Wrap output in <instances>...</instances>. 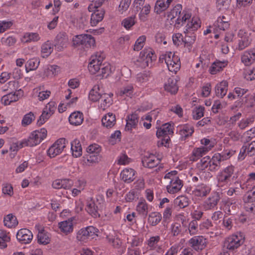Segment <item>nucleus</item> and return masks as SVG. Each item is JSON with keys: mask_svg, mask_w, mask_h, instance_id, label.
I'll use <instances>...</instances> for the list:
<instances>
[{"mask_svg": "<svg viewBox=\"0 0 255 255\" xmlns=\"http://www.w3.org/2000/svg\"><path fill=\"white\" fill-rule=\"evenodd\" d=\"M164 179L167 184V192L170 194L179 192L183 186V182L179 178L178 172L176 170H172L166 173L164 176Z\"/></svg>", "mask_w": 255, "mask_h": 255, "instance_id": "1", "label": "nucleus"}, {"mask_svg": "<svg viewBox=\"0 0 255 255\" xmlns=\"http://www.w3.org/2000/svg\"><path fill=\"white\" fill-rule=\"evenodd\" d=\"M160 60L164 61L169 71L176 73L180 69L181 63L178 56L171 52H166L160 57Z\"/></svg>", "mask_w": 255, "mask_h": 255, "instance_id": "2", "label": "nucleus"}, {"mask_svg": "<svg viewBox=\"0 0 255 255\" xmlns=\"http://www.w3.org/2000/svg\"><path fill=\"white\" fill-rule=\"evenodd\" d=\"M191 16L190 12L185 10L182 11V6L180 4H176L167 14L168 18L171 19L177 17L176 23L181 25H183Z\"/></svg>", "mask_w": 255, "mask_h": 255, "instance_id": "3", "label": "nucleus"}, {"mask_svg": "<svg viewBox=\"0 0 255 255\" xmlns=\"http://www.w3.org/2000/svg\"><path fill=\"white\" fill-rule=\"evenodd\" d=\"M234 171L235 167L232 165L228 166L221 170L216 175L217 186L218 187L227 186L231 181Z\"/></svg>", "mask_w": 255, "mask_h": 255, "instance_id": "4", "label": "nucleus"}, {"mask_svg": "<svg viewBox=\"0 0 255 255\" xmlns=\"http://www.w3.org/2000/svg\"><path fill=\"white\" fill-rule=\"evenodd\" d=\"M245 240V236L241 232H237L226 238L224 247L227 250L233 251L239 248Z\"/></svg>", "mask_w": 255, "mask_h": 255, "instance_id": "5", "label": "nucleus"}, {"mask_svg": "<svg viewBox=\"0 0 255 255\" xmlns=\"http://www.w3.org/2000/svg\"><path fill=\"white\" fill-rule=\"evenodd\" d=\"M98 229L93 226H89L79 230L76 234L77 240L82 243H86L89 240L98 236Z\"/></svg>", "mask_w": 255, "mask_h": 255, "instance_id": "6", "label": "nucleus"}, {"mask_svg": "<svg viewBox=\"0 0 255 255\" xmlns=\"http://www.w3.org/2000/svg\"><path fill=\"white\" fill-rule=\"evenodd\" d=\"M156 58V56L151 49H144L140 52L137 62L139 63L140 67L144 68L151 66Z\"/></svg>", "mask_w": 255, "mask_h": 255, "instance_id": "7", "label": "nucleus"}, {"mask_svg": "<svg viewBox=\"0 0 255 255\" xmlns=\"http://www.w3.org/2000/svg\"><path fill=\"white\" fill-rule=\"evenodd\" d=\"M74 45H81L84 48L94 47L95 46V40L89 34H81L76 35L73 39Z\"/></svg>", "mask_w": 255, "mask_h": 255, "instance_id": "8", "label": "nucleus"}, {"mask_svg": "<svg viewBox=\"0 0 255 255\" xmlns=\"http://www.w3.org/2000/svg\"><path fill=\"white\" fill-rule=\"evenodd\" d=\"M47 136V130L42 128L33 131L29 137L27 138L28 145L34 146L39 144Z\"/></svg>", "mask_w": 255, "mask_h": 255, "instance_id": "9", "label": "nucleus"}, {"mask_svg": "<svg viewBox=\"0 0 255 255\" xmlns=\"http://www.w3.org/2000/svg\"><path fill=\"white\" fill-rule=\"evenodd\" d=\"M66 142L65 138H62L58 139L49 148L47 151L48 155L51 158H53L61 153L66 147Z\"/></svg>", "mask_w": 255, "mask_h": 255, "instance_id": "10", "label": "nucleus"}, {"mask_svg": "<svg viewBox=\"0 0 255 255\" xmlns=\"http://www.w3.org/2000/svg\"><path fill=\"white\" fill-rule=\"evenodd\" d=\"M101 207V203L98 199L90 198L87 200L86 210L89 214L95 218L100 216L99 210Z\"/></svg>", "mask_w": 255, "mask_h": 255, "instance_id": "11", "label": "nucleus"}, {"mask_svg": "<svg viewBox=\"0 0 255 255\" xmlns=\"http://www.w3.org/2000/svg\"><path fill=\"white\" fill-rule=\"evenodd\" d=\"M220 194L218 192H213L203 203V207L205 211L215 209L220 200Z\"/></svg>", "mask_w": 255, "mask_h": 255, "instance_id": "12", "label": "nucleus"}, {"mask_svg": "<svg viewBox=\"0 0 255 255\" xmlns=\"http://www.w3.org/2000/svg\"><path fill=\"white\" fill-rule=\"evenodd\" d=\"M221 209L227 215L234 214L238 209L237 204L232 198H226L221 202Z\"/></svg>", "mask_w": 255, "mask_h": 255, "instance_id": "13", "label": "nucleus"}, {"mask_svg": "<svg viewBox=\"0 0 255 255\" xmlns=\"http://www.w3.org/2000/svg\"><path fill=\"white\" fill-rule=\"evenodd\" d=\"M74 221H75V217H73L58 223V227L61 234L64 235H68L73 233L74 231Z\"/></svg>", "mask_w": 255, "mask_h": 255, "instance_id": "14", "label": "nucleus"}, {"mask_svg": "<svg viewBox=\"0 0 255 255\" xmlns=\"http://www.w3.org/2000/svg\"><path fill=\"white\" fill-rule=\"evenodd\" d=\"M244 208L248 212H252L255 208V188L248 192L243 197Z\"/></svg>", "mask_w": 255, "mask_h": 255, "instance_id": "15", "label": "nucleus"}, {"mask_svg": "<svg viewBox=\"0 0 255 255\" xmlns=\"http://www.w3.org/2000/svg\"><path fill=\"white\" fill-rule=\"evenodd\" d=\"M239 39L238 49L240 50L244 49L251 43L252 39L250 37L251 33L244 29H240L238 34Z\"/></svg>", "mask_w": 255, "mask_h": 255, "instance_id": "16", "label": "nucleus"}, {"mask_svg": "<svg viewBox=\"0 0 255 255\" xmlns=\"http://www.w3.org/2000/svg\"><path fill=\"white\" fill-rule=\"evenodd\" d=\"M211 190V185L207 183H200L196 186L193 191V193L195 196L203 198L208 195Z\"/></svg>", "mask_w": 255, "mask_h": 255, "instance_id": "17", "label": "nucleus"}, {"mask_svg": "<svg viewBox=\"0 0 255 255\" xmlns=\"http://www.w3.org/2000/svg\"><path fill=\"white\" fill-rule=\"evenodd\" d=\"M189 245L195 250L201 251L206 246L207 240L202 236H195L190 239Z\"/></svg>", "mask_w": 255, "mask_h": 255, "instance_id": "18", "label": "nucleus"}, {"mask_svg": "<svg viewBox=\"0 0 255 255\" xmlns=\"http://www.w3.org/2000/svg\"><path fill=\"white\" fill-rule=\"evenodd\" d=\"M16 238L21 244H27L31 242L33 239V234L30 230L27 229H21L17 232Z\"/></svg>", "mask_w": 255, "mask_h": 255, "instance_id": "19", "label": "nucleus"}, {"mask_svg": "<svg viewBox=\"0 0 255 255\" xmlns=\"http://www.w3.org/2000/svg\"><path fill=\"white\" fill-rule=\"evenodd\" d=\"M188 20V22L185 28V33H194L201 26V21L197 17H193L191 20L190 18Z\"/></svg>", "mask_w": 255, "mask_h": 255, "instance_id": "20", "label": "nucleus"}, {"mask_svg": "<svg viewBox=\"0 0 255 255\" xmlns=\"http://www.w3.org/2000/svg\"><path fill=\"white\" fill-rule=\"evenodd\" d=\"M194 129L192 126L185 124L178 127V132L182 140H185L186 138L192 135Z\"/></svg>", "mask_w": 255, "mask_h": 255, "instance_id": "21", "label": "nucleus"}, {"mask_svg": "<svg viewBox=\"0 0 255 255\" xmlns=\"http://www.w3.org/2000/svg\"><path fill=\"white\" fill-rule=\"evenodd\" d=\"M241 61L245 66L252 65L255 61V49L245 51L242 55Z\"/></svg>", "mask_w": 255, "mask_h": 255, "instance_id": "22", "label": "nucleus"}, {"mask_svg": "<svg viewBox=\"0 0 255 255\" xmlns=\"http://www.w3.org/2000/svg\"><path fill=\"white\" fill-rule=\"evenodd\" d=\"M108 243L116 249H119L122 245V240L119 238L116 231H113L106 236Z\"/></svg>", "mask_w": 255, "mask_h": 255, "instance_id": "23", "label": "nucleus"}, {"mask_svg": "<svg viewBox=\"0 0 255 255\" xmlns=\"http://www.w3.org/2000/svg\"><path fill=\"white\" fill-rule=\"evenodd\" d=\"M221 157L219 153H215L211 158L209 156V171H215L218 170L222 161Z\"/></svg>", "mask_w": 255, "mask_h": 255, "instance_id": "24", "label": "nucleus"}, {"mask_svg": "<svg viewBox=\"0 0 255 255\" xmlns=\"http://www.w3.org/2000/svg\"><path fill=\"white\" fill-rule=\"evenodd\" d=\"M173 133V126L169 123L163 124L160 128H158L156 135L158 137L172 135Z\"/></svg>", "mask_w": 255, "mask_h": 255, "instance_id": "25", "label": "nucleus"}, {"mask_svg": "<svg viewBox=\"0 0 255 255\" xmlns=\"http://www.w3.org/2000/svg\"><path fill=\"white\" fill-rule=\"evenodd\" d=\"M230 18L229 16L222 15L218 17L214 23V25L220 30H225L229 27L230 25Z\"/></svg>", "mask_w": 255, "mask_h": 255, "instance_id": "26", "label": "nucleus"}, {"mask_svg": "<svg viewBox=\"0 0 255 255\" xmlns=\"http://www.w3.org/2000/svg\"><path fill=\"white\" fill-rule=\"evenodd\" d=\"M177 82V81L174 77L168 78L164 84L165 90L172 94L176 93L178 89Z\"/></svg>", "mask_w": 255, "mask_h": 255, "instance_id": "27", "label": "nucleus"}, {"mask_svg": "<svg viewBox=\"0 0 255 255\" xmlns=\"http://www.w3.org/2000/svg\"><path fill=\"white\" fill-rule=\"evenodd\" d=\"M228 61L227 60H216L211 66L209 71L211 74H216L217 73L222 71L227 66Z\"/></svg>", "mask_w": 255, "mask_h": 255, "instance_id": "28", "label": "nucleus"}, {"mask_svg": "<svg viewBox=\"0 0 255 255\" xmlns=\"http://www.w3.org/2000/svg\"><path fill=\"white\" fill-rule=\"evenodd\" d=\"M126 121L125 129L127 131H130L136 127L138 123V117L136 114H130L127 117Z\"/></svg>", "mask_w": 255, "mask_h": 255, "instance_id": "29", "label": "nucleus"}, {"mask_svg": "<svg viewBox=\"0 0 255 255\" xmlns=\"http://www.w3.org/2000/svg\"><path fill=\"white\" fill-rule=\"evenodd\" d=\"M102 123L104 127L111 128L116 124V116L112 113H109L103 117Z\"/></svg>", "mask_w": 255, "mask_h": 255, "instance_id": "30", "label": "nucleus"}, {"mask_svg": "<svg viewBox=\"0 0 255 255\" xmlns=\"http://www.w3.org/2000/svg\"><path fill=\"white\" fill-rule=\"evenodd\" d=\"M84 117L82 113L76 111L71 114L69 117V121L71 125L73 126H79L83 122Z\"/></svg>", "mask_w": 255, "mask_h": 255, "instance_id": "31", "label": "nucleus"}, {"mask_svg": "<svg viewBox=\"0 0 255 255\" xmlns=\"http://www.w3.org/2000/svg\"><path fill=\"white\" fill-rule=\"evenodd\" d=\"M135 172L132 168H125L121 173V178L125 182L130 183L134 179Z\"/></svg>", "mask_w": 255, "mask_h": 255, "instance_id": "32", "label": "nucleus"}, {"mask_svg": "<svg viewBox=\"0 0 255 255\" xmlns=\"http://www.w3.org/2000/svg\"><path fill=\"white\" fill-rule=\"evenodd\" d=\"M208 152L202 147H195L192 151L189 156V159L191 161H196L200 159Z\"/></svg>", "mask_w": 255, "mask_h": 255, "instance_id": "33", "label": "nucleus"}, {"mask_svg": "<svg viewBox=\"0 0 255 255\" xmlns=\"http://www.w3.org/2000/svg\"><path fill=\"white\" fill-rule=\"evenodd\" d=\"M159 160L153 155L145 156L142 160L143 165L149 168L156 166L159 163Z\"/></svg>", "mask_w": 255, "mask_h": 255, "instance_id": "34", "label": "nucleus"}, {"mask_svg": "<svg viewBox=\"0 0 255 255\" xmlns=\"http://www.w3.org/2000/svg\"><path fill=\"white\" fill-rule=\"evenodd\" d=\"M103 94L99 85H96L90 90L89 94V99L90 101L95 102L101 98Z\"/></svg>", "mask_w": 255, "mask_h": 255, "instance_id": "35", "label": "nucleus"}, {"mask_svg": "<svg viewBox=\"0 0 255 255\" xmlns=\"http://www.w3.org/2000/svg\"><path fill=\"white\" fill-rule=\"evenodd\" d=\"M228 83L226 81H222L215 87L216 95L219 98H223L227 94Z\"/></svg>", "mask_w": 255, "mask_h": 255, "instance_id": "36", "label": "nucleus"}, {"mask_svg": "<svg viewBox=\"0 0 255 255\" xmlns=\"http://www.w3.org/2000/svg\"><path fill=\"white\" fill-rule=\"evenodd\" d=\"M68 42V36L65 32H60L56 36V46L58 50H62Z\"/></svg>", "mask_w": 255, "mask_h": 255, "instance_id": "37", "label": "nucleus"}, {"mask_svg": "<svg viewBox=\"0 0 255 255\" xmlns=\"http://www.w3.org/2000/svg\"><path fill=\"white\" fill-rule=\"evenodd\" d=\"M101 159V155H94L88 153L83 157L84 163L87 166H92L94 164L98 163Z\"/></svg>", "mask_w": 255, "mask_h": 255, "instance_id": "38", "label": "nucleus"}, {"mask_svg": "<svg viewBox=\"0 0 255 255\" xmlns=\"http://www.w3.org/2000/svg\"><path fill=\"white\" fill-rule=\"evenodd\" d=\"M148 209L149 206L144 200H140L136 207V210L138 214L143 218L147 216L149 211Z\"/></svg>", "mask_w": 255, "mask_h": 255, "instance_id": "39", "label": "nucleus"}, {"mask_svg": "<svg viewBox=\"0 0 255 255\" xmlns=\"http://www.w3.org/2000/svg\"><path fill=\"white\" fill-rule=\"evenodd\" d=\"M172 1L173 0H157L154 7L155 12L159 14L165 10Z\"/></svg>", "mask_w": 255, "mask_h": 255, "instance_id": "40", "label": "nucleus"}, {"mask_svg": "<svg viewBox=\"0 0 255 255\" xmlns=\"http://www.w3.org/2000/svg\"><path fill=\"white\" fill-rule=\"evenodd\" d=\"M105 11L103 9H97L94 12L91 16V24L96 26L104 17Z\"/></svg>", "mask_w": 255, "mask_h": 255, "instance_id": "41", "label": "nucleus"}, {"mask_svg": "<svg viewBox=\"0 0 255 255\" xmlns=\"http://www.w3.org/2000/svg\"><path fill=\"white\" fill-rule=\"evenodd\" d=\"M151 78V74L149 71H144L138 73L135 77V82L140 85H144Z\"/></svg>", "mask_w": 255, "mask_h": 255, "instance_id": "42", "label": "nucleus"}, {"mask_svg": "<svg viewBox=\"0 0 255 255\" xmlns=\"http://www.w3.org/2000/svg\"><path fill=\"white\" fill-rule=\"evenodd\" d=\"M196 39V35L193 32L185 33V36L183 38V42L184 43V46L186 47L189 51L192 49V45L194 43Z\"/></svg>", "mask_w": 255, "mask_h": 255, "instance_id": "43", "label": "nucleus"}, {"mask_svg": "<svg viewBox=\"0 0 255 255\" xmlns=\"http://www.w3.org/2000/svg\"><path fill=\"white\" fill-rule=\"evenodd\" d=\"M72 155L75 157H80L82 154V148L80 141L75 139L71 142Z\"/></svg>", "mask_w": 255, "mask_h": 255, "instance_id": "44", "label": "nucleus"}, {"mask_svg": "<svg viewBox=\"0 0 255 255\" xmlns=\"http://www.w3.org/2000/svg\"><path fill=\"white\" fill-rule=\"evenodd\" d=\"M18 223L16 217L12 214H9L3 218V224L4 226L8 228L16 227Z\"/></svg>", "mask_w": 255, "mask_h": 255, "instance_id": "45", "label": "nucleus"}, {"mask_svg": "<svg viewBox=\"0 0 255 255\" xmlns=\"http://www.w3.org/2000/svg\"><path fill=\"white\" fill-rule=\"evenodd\" d=\"M41 49V56L47 57L53 51V45L51 42L47 41L42 45Z\"/></svg>", "mask_w": 255, "mask_h": 255, "instance_id": "46", "label": "nucleus"}, {"mask_svg": "<svg viewBox=\"0 0 255 255\" xmlns=\"http://www.w3.org/2000/svg\"><path fill=\"white\" fill-rule=\"evenodd\" d=\"M189 199L185 196H179L174 199V204L180 208H184L189 204Z\"/></svg>", "mask_w": 255, "mask_h": 255, "instance_id": "47", "label": "nucleus"}, {"mask_svg": "<svg viewBox=\"0 0 255 255\" xmlns=\"http://www.w3.org/2000/svg\"><path fill=\"white\" fill-rule=\"evenodd\" d=\"M38 242L42 245H47L50 243V238L49 235L44 230L39 231L37 234Z\"/></svg>", "mask_w": 255, "mask_h": 255, "instance_id": "48", "label": "nucleus"}, {"mask_svg": "<svg viewBox=\"0 0 255 255\" xmlns=\"http://www.w3.org/2000/svg\"><path fill=\"white\" fill-rule=\"evenodd\" d=\"M112 72L111 66L109 63H104L101 65V68L97 74L102 78H107Z\"/></svg>", "mask_w": 255, "mask_h": 255, "instance_id": "49", "label": "nucleus"}, {"mask_svg": "<svg viewBox=\"0 0 255 255\" xmlns=\"http://www.w3.org/2000/svg\"><path fill=\"white\" fill-rule=\"evenodd\" d=\"M150 6L148 4H145L141 8L138 14L139 19L142 22H145L148 18V16L150 12Z\"/></svg>", "mask_w": 255, "mask_h": 255, "instance_id": "50", "label": "nucleus"}, {"mask_svg": "<svg viewBox=\"0 0 255 255\" xmlns=\"http://www.w3.org/2000/svg\"><path fill=\"white\" fill-rule=\"evenodd\" d=\"M59 71V67L55 65H47L44 70V75L47 77H53L56 75Z\"/></svg>", "mask_w": 255, "mask_h": 255, "instance_id": "51", "label": "nucleus"}, {"mask_svg": "<svg viewBox=\"0 0 255 255\" xmlns=\"http://www.w3.org/2000/svg\"><path fill=\"white\" fill-rule=\"evenodd\" d=\"M135 15H132L124 18L122 22V25L127 30H129L136 23Z\"/></svg>", "mask_w": 255, "mask_h": 255, "instance_id": "52", "label": "nucleus"}, {"mask_svg": "<svg viewBox=\"0 0 255 255\" xmlns=\"http://www.w3.org/2000/svg\"><path fill=\"white\" fill-rule=\"evenodd\" d=\"M40 39V37L37 33L27 32L23 35L22 41L24 42H36Z\"/></svg>", "mask_w": 255, "mask_h": 255, "instance_id": "53", "label": "nucleus"}, {"mask_svg": "<svg viewBox=\"0 0 255 255\" xmlns=\"http://www.w3.org/2000/svg\"><path fill=\"white\" fill-rule=\"evenodd\" d=\"M100 99H101L100 107L103 110L109 107L112 104V99L110 94L104 93Z\"/></svg>", "mask_w": 255, "mask_h": 255, "instance_id": "54", "label": "nucleus"}, {"mask_svg": "<svg viewBox=\"0 0 255 255\" xmlns=\"http://www.w3.org/2000/svg\"><path fill=\"white\" fill-rule=\"evenodd\" d=\"M18 98L17 95L15 93H9L6 95L3 96L1 98V102L4 105H10L12 102H14L18 101Z\"/></svg>", "mask_w": 255, "mask_h": 255, "instance_id": "55", "label": "nucleus"}, {"mask_svg": "<svg viewBox=\"0 0 255 255\" xmlns=\"http://www.w3.org/2000/svg\"><path fill=\"white\" fill-rule=\"evenodd\" d=\"M133 93V86L132 84H128L123 87L120 91L119 94L121 96H126L131 98Z\"/></svg>", "mask_w": 255, "mask_h": 255, "instance_id": "56", "label": "nucleus"}, {"mask_svg": "<svg viewBox=\"0 0 255 255\" xmlns=\"http://www.w3.org/2000/svg\"><path fill=\"white\" fill-rule=\"evenodd\" d=\"M162 218L161 215L158 212L151 213L148 217V222L152 226L158 224Z\"/></svg>", "mask_w": 255, "mask_h": 255, "instance_id": "57", "label": "nucleus"}, {"mask_svg": "<svg viewBox=\"0 0 255 255\" xmlns=\"http://www.w3.org/2000/svg\"><path fill=\"white\" fill-rule=\"evenodd\" d=\"M197 168L200 170H209V156L203 157L197 163Z\"/></svg>", "mask_w": 255, "mask_h": 255, "instance_id": "58", "label": "nucleus"}, {"mask_svg": "<svg viewBox=\"0 0 255 255\" xmlns=\"http://www.w3.org/2000/svg\"><path fill=\"white\" fill-rule=\"evenodd\" d=\"M202 145L201 147L204 149L207 152L210 151L215 145V142L207 138H203L200 140Z\"/></svg>", "mask_w": 255, "mask_h": 255, "instance_id": "59", "label": "nucleus"}, {"mask_svg": "<svg viewBox=\"0 0 255 255\" xmlns=\"http://www.w3.org/2000/svg\"><path fill=\"white\" fill-rule=\"evenodd\" d=\"M142 239L137 236H131L128 238V243L130 245L129 248H136L141 245Z\"/></svg>", "mask_w": 255, "mask_h": 255, "instance_id": "60", "label": "nucleus"}, {"mask_svg": "<svg viewBox=\"0 0 255 255\" xmlns=\"http://www.w3.org/2000/svg\"><path fill=\"white\" fill-rule=\"evenodd\" d=\"M160 240V238L159 236L150 237L147 241L148 247L151 250L156 249L158 246Z\"/></svg>", "mask_w": 255, "mask_h": 255, "instance_id": "61", "label": "nucleus"}, {"mask_svg": "<svg viewBox=\"0 0 255 255\" xmlns=\"http://www.w3.org/2000/svg\"><path fill=\"white\" fill-rule=\"evenodd\" d=\"M255 121L253 117H248L246 119H243L238 124V127L240 129L243 130L246 128L249 125L252 124Z\"/></svg>", "mask_w": 255, "mask_h": 255, "instance_id": "62", "label": "nucleus"}, {"mask_svg": "<svg viewBox=\"0 0 255 255\" xmlns=\"http://www.w3.org/2000/svg\"><path fill=\"white\" fill-rule=\"evenodd\" d=\"M205 108L199 106L196 107L192 111V116L194 120H197L204 116Z\"/></svg>", "mask_w": 255, "mask_h": 255, "instance_id": "63", "label": "nucleus"}, {"mask_svg": "<svg viewBox=\"0 0 255 255\" xmlns=\"http://www.w3.org/2000/svg\"><path fill=\"white\" fill-rule=\"evenodd\" d=\"M101 151L102 147L96 143L91 144L87 148V152L89 154L101 155Z\"/></svg>", "mask_w": 255, "mask_h": 255, "instance_id": "64", "label": "nucleus"}]
</instances>
